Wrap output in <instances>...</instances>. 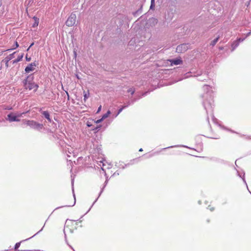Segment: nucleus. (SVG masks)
<instances>
[{
    "label": "nucleus",
    "mask_w": 251,
    "mask_h": 251,
    "mask_svg": "<svg viewBox=\"0 0 251 251\" xmlns=\"http://www.w3.org/2000/svg\"><path fill=\"white\" fill-rule=\"evenodd\" d=\"M34 76L33 74L28 75L25 79L23 81L25 89L31 90L33 89L36 92L38 88V85L33 82Z\"/></svg>",
    "instance_id": "1"
},
{
    "label": "nucleus",
    "mask_w": 251,
    "mask_h": 251,
    "mask_svg": "<svg viewBox=\"0 0 251 251\" xmlns=\"http://www.w3.org/2000/svg\"><path fill=\"white\" fill-rule=\"evenodd\" d=\"M203 97L205 99L203 101V104L206 112L213 111V106H214L213 97L211 95L206 93L204 95Z\"/></svg>",
    "instance_id": "2"
},
{
    "label": "nucleus",
    "mask_w": 251,
    "mask_h": 251,
    "mask_svg": "<svg viewBox=\"0 0 251 251\" xmlns=\"http://www.w3.org/2000/svg\"><path fill=\"white\" fill-rule=\"evenodd\" d=\"M22 125L29 126L30 128L37 130H40L44 127L42 124H40L34 120L23 119L22 120Z\"/></svg>",
    "instance_id": "3"
},
{
    "label": "nucleus",
    "mask_w": 251,
    "mask_h": 251,
    "mask_svg": "<svg viewBox=\"0 0 251 251\" xmlns=\"http://www.w3.org/2000/svg\"><path fill=\"white\" fill-rule=\"evenodd\" d=\"M25 113L23 112L16 114L14 113H10L7 115V118L6 119L10 122H20V119H19V118L22 117L23 115L25 114Z\"/></svg>",
    "instance_id": "4"
},
{
    "label": "nucleus",
    "mask_w": 251,
    "mask_h": 251,
    "mask_svg": "<svg viewBox=\"0 0 251 251\" xmlns=\"http://www.w3.org/2000/svg\"><path fill=\"white\" fill-rule=\"evenodd\" d=\"M76 14L74 13H72L66 21V25L68 26H72L74 25L76 22Z\"/></svg>",
    "instance_id": "5"
},
{
    "label": "nucleus",
    "mask_w": 251,
    "mask_h": 251,
    "mask_svg": "<svg viewBox=\"0 0 251 251\" xmlns=\"http://www.w3.org/2000/svg\"><path fill=\"white\" fill-rule=\"evenodd\" d=\"M190 45L188 43L181 44L177 46L176 48V52L181 53L186 51L189 48Z\"/></svg>",
    "instance_id": "6"
},
{
    "label": "nucleus",
    "mask_w": 251,
    "mask_h": 251,
    "mask_svg": "<svg viewBox=\"0 0 251 251\" xmlns=\"http://www.w3.org/2000/svg\"><path fill=\"white\" fill-rule=\"evenodd\" d=\"M38 65V63L36 61L30 63L25 68V72L26 73H29L30 72L33 71L35 70L34 67H36Z\"/></svg>",
    "instance_id": "7"
},
{
    "label": "nucleus",
    "mask_w": 251,
    "mask_h": 251,
    "mask_svg": "<svg viewBox=\"0 0 251 251\" xmlns=\"http://www.w3.org/2000/svg\"><path fill=\"white\" fill-rule=\"evenodd\" d=\"M16 52H14L13 53H11L9 54L8 56H7L5 58V59L3 60V61H4L5 63V66L7 68L8 67V62L10 61V60L14 58L15 57V54Z\"/></svg>",
    "instance_id": "8"
},
{
    "label": "nucleus",
    "mask_w": 251,
    "mask_h": 251,
    "mask_svg": "<svg viewBox=\"0 0 251 251\" xmlns=\"http://www.w3.org/2000/svg\"><path fill=\"white\" fill-rule=\"evenodd\" d=\"M169 61L171 63V65H175L181 64L183 63V61L180 58L174 59H171V60H169Z\"/></svg>",
    "instance_id": "9"
},
{
    "label": "nucleus",
    "mask_w": 251,
    "mask_h": 251,
    "mask_svg": "<svg viewBox=\"0 0 251 251\" xmlns=\"http://www.w3.org/2000/svg\"><path fill=\"white\" fill-rule=\"evenodd\" d=\"M41 114L44 116L45 118L47 119L49 122L51 123L52 122L51 119L50 118V115L48 111H40Z\"/></svg>",
    "instance_id": "10"
},
{
    "label": "nucleus",
    "mask_w": 251,
    "mask_h": 251,
    "mask_svg": "<svg viewBox=\"0 0 251 251\" xmlns=\"http://www.w3.org/2000/svg\"><path fill=\"white\" fill-rule=\"evenodd\" d=\"M83 96H84V101L85 102L87 100V99L89 98V90H88L87 91H84L83 92Z\"/></svg>",
    "instance_id": "11"
},
{
    "label": "nucleus",
    "mask_w": 251,
    "mask_h": 251,
    "mask_svg": "<svg viewBox=\"0 0 251 251\" xmlns=\"http://www.w3.org/2000/svg\"><path fill=\"white\" fill-rule=\"evenodd\" d=\"M219 38L220 36H218L216 39L211 41V42L210 44V45L212 46V47L214 46L218 41Z\"/></svg>",
    "instance_id": "12"
},
{
    "label": "nucleus",
    "mask_w": 251,
    "mask_h": 251,
    "mask_svg": "<svg viewBox=\"0 0 251 251\" xmlns=\"http://www.w3.org/2000/svg\"><path fill=\"white\" fill-rule=\"evenodd\" d=\"M33 19L34 20V23L32 25V27H35L37 26L38 25V24H39V19L36 18V17H35L33 18Z\"/></svg>",
    "instance_id": "13"
},
{
    "label": "nucleus",
    "mask_w": 251,
    "mask_h": 251,
    "mask_svg": "<svg viewBox=\"0 0 251 251\" xmlns=\"http://www.w3.org/2000/svg\"><path fill=\"white\" fill-rule=\"evenodd\" d=\"M239 45V42L238 41H234L232 44V50H234Z\"/></svg>",
    "instance_id": "14"
},
{
    "label": "nucleus",
    "mask_w": 251,
    "mask_h": 251,
    "mask_svg": "<svg viewBox=\"0 0 251 251\" xmlns=\"http://www.w3.org/2000/svg\"><path fill=\"white\" fill-rule=\"evenodd\" d=\"M110 113H111V112H110L109 110H108V111H107L105 114H104L102 116V118H102V119H103V120L104 119H106V118H107V117L109 116V115L110 114Z\"/></svg>",
    "instance_id": "15"
},
{
    "label": "nucleus",
    "mask_w": 251,
    "mask_h": 251,
    "mask_svg": "<svg viewBox=\"0 0 251 251\" xmlns=\"http://www.w3.org/2000/svg\"><path fill=\"white\" fill-rule=\"evenodd\" d=\"M155 6V0H151V4L150 6V9H152Z\"/></svg>",
    "instance_id": "16"
},
{
    "label": "nucleus",
    "mask_w": 251,
    "mask_h": 251,
    "mask_svg": "<svg viewBox=\"0 0 251 251\" xmlns=\"http://www.w3.org/2000/svg\"><path fill=\"white\" fill-rule=\"evenodd\" d=\"M127 92L130 93L132 95L134 94L135 92V89L133 88H130L127 90Z\"/></svg>",
    "instance_id": "17"
},
{
    "label": "nucleus",
    "mask_w": 251,
    "mask_h": 251,
    "mask_svg": "<svg viewBox=\"0 0 251 251\" xmlns=\"http://www.w3.org/2000/svg\"><path fill=\"white\" fill-rule=\"evenodd\" d=\"M15 48H14L13 49H8V50H13V49H15V48H18V47H19V44H18V42H15Z\"/></svg>",
    "instance_id": "18"
},
{
    "label": "nucleus",
    "mask_w": 251,
    "mask_h": 251,
    "mask_svg": "<svg viewBox=\"0 0 251 251\" xmlns=\"http://www.w3.org/2000/svg\"><path fill=\"white\" fill-rule=\"evenodd\" d=\"M23 56H24L23 53H22L21 55H19L17 58L18 61H21L22 59Z\"/></svg>",
    "instance_id": "19"
},
{
    "label": "nucleus",
    "mask_w": 251,
    "mask_h": 251,
    "mask_svg": "<svg viewBox=\"0 0 251 251\" xmlns=\"http://www.w3.org/2000/svg\"><path fill=\"white\" fill-rule=\"evenodd\" d=\"M21 242L17 243L15 246V249H17L20 246Z\"/></svg>",
    "instance_id": "20"
},
{
    "label": "nucleus",
    "mask_w": 251,
    "mask_h": 251,
    "mask_svg": "<svg viewBox=\"0 0 251 251\" xmlns=\"http://www.w3.org/2000/svg\"><path fill=\"white\" fill-rule=\"evenodd\" d=\"M123 108L121 107V108H120L119 110H118V113L116 115V116H117L118 115H119L122 111H123Z\"/></svg>",
    "instance_id": "21"
},
{
    "label": "nucleus",
    "mask_w": 251,
    "mask_h": 251,
    "mask_svg": "<svg viewBox=\"0 0 251 251\" xmlns=\"http://www.w3.org/2000/svg\"><path fill=\"white\" fill-rule=\"evenodd\" d=\"M130 104V102L128 101V104L126 105H123L122 106V108H123V109H125V108L127 107L128 106V105H129Z\"/></svg>",
    "instance_id": "22"
},
{
    "label": "nucleus",
    "mask_w": 251,
    "mask_h": 251,
    "mask_svg": "<svg viewBox=\"0 0 251 251\" xmlns=\"http://www.w3.org/2000/svg\"><path fill=\"white\" fill-rule=\"evenodd\" d=\"M103 121V119L102 118L99 119V120H98L96 122V123L97 124H99L100 122H101L102 121Z\"/></svg>",
    "instance_id": "23"
},
{
    "label": "nucleus",
    "mask_w": 251,
    "mask_h": 251,
    "mask_svg": "<svg viewBox=\"0 0 251 251\" xmlns=\"http://www.w3.org/2000/svg\"><path fill=\"white\" fill-rule=\"evenodd\" d=\"M25 59L27 61H30L31 60V57H28L27 56H26Z\"/></svg>",
    "instance_id": "24"
},
{
    "label": "nucleus",
    "mask_w": 251,
    "mask_h": 251,
    "mask_svg": "<svg viewBox=\"0 0 251 251\" xmlns=\"http://www.w3.org/2000/svg\"><path fill=\"white\" fill-rule=\"evenodd\" d=\"M101 127V126H97V127H96L95 128H93V130H98L99 129L100 127Z\"/></svg>",
    "instance_id": "25"
},
{
    "label": "nucleus",
    "mask_w": 251,
    "mask_h": 251,
    "mask_svg": "<svg viewBox=\"0 0 251 251\" xmlns=\"http://www.w3.org/2000/svg\"><path fill=\"white\" fill-rule=\"evenodd\" d=\"M244 40V39H242V38H238L236 41H238L239 42V43L240 42H242Z\"/></svg>",
    "instance_id": "26"
},
{
    "label": "nucleus",
    "mask_w": 251,
    "mask_h": 251,
    "mask_svg": "<svg viewBox=\"0 0 251 251\" xmlns=\"http://www.w3.org/2000/svg\"><path fill=\"white\" fill-rule=\"evenodd\" d=\"M18 62H19V61H18L17 58L16 59H15V60H13V61H12V63H13V64L16 63Z\"/></svg>",
    "instance_id": "27"
},
{
    "label": "nucleus",
    "mask_w": 251,
    "mask_h": 251,
    "mask_svg": "<svg viewBox=\"0 0 251 251\" xmlns=\"http://www.w3.org/2000/svg\"><path fill=\"white\" fill-rule=\"evenodd\" d=\"M34 45V43H32L31 44V45H30V46L29 47V48L27 49V50H29V49Z\"/></svg>",
    "instance_id": "28"
},
{
    "label": "nucleus",
    "mask_w": 251,
    "mask_h": 251,
    "mask_svg": "<svg viewBox=\"0 0 251 251\" xmlns=\"http://www.w3.org/2000/svg\"><path fill=\"white\" fill-rule=\"evenodd\" d=\"M101 106L100 105V106L98 108L97 113L99 112L101 110Z\"/></svg>",
    "instance_id": "29"
},
{
    "label": "nucleus",
    "mask_w": 251,
    "mask_h": 251,
    "mask_svg": "<svg viewBox=\"0 0 251 251\" xmlns=\"http://www.w3.org/2000/svg\"><path fill=\"white\" fill-rule=\"evenodd\" d=\"M68 228V227H66V228L65 227L64 229V233L65 235H66V230Z\"/></svg>",
    "instance_id": "30"
},
{
    "label": "nucleus",
    "mask_w": 251,
    "mask_h": 251,
    "mask_svg": "<svg viewBox=\"0 0 251 251\" xmlns=\"http://www.w3.org/2000/svg\"><path fill=\"white\" fill-rule=\"evenodd\" d=\"M251 34V31L248 32L247 34H246V37H248Z\"/></svg>",
    "instance_id": "31"
},
{
    "label": "nucleus",
    "mask_w": 251,
    "mask_h": 251,
    "mask_svg": "<svg viewBox=\"0 0 251 251\" xmlns=\"http://www.w3.org/2000/svg\"><path fill=\"white\" fill-rule=\"evenodd\" d=\"M87 126H89V127H90V126H92V125H91V124H90V123L87 122Z\"/></svg>",
    "instance_id": "32"
},
{
    "label": "nucleus",
    "mask_w": 251,
    "mask_h": 251,
    "mask_svg": "<svg viewBox=\"0 0 251 251\" xmlns=\"http://www.w3.org/2000/svg\"><path fill=\"white\" fill-rule=\"evenodd\" d=\"M67 95V98H68V99L69 100V95L68 94V93L67 92H66Z\"/></svg>",
    "instance_id": "33"
},
{
    "label": "nucleus",
    "mask_w": 251,
    "mask_h": 251,
    "mask_svg": "<svg viewBox=\"0 0 251 251\" xmlns=\"http://www.w3.org/2000/svg\"><path fill=\"white\" fill-rule=\"evenodd\" d=\"M140 11V10H137V11H136L135 13H134V15H135L136 14L138 13L139 11Z\"/></svg>",
    "instance_id": "34"
},
{
    "label": "nucleus",
    "mask_w": 251,
    "mask_h": 251,
    "mask_svg": "<svg viewBox=\"0 0 251 251\" xmlns=\"http://www.w3.org/2000/svg\"><path fill=\"white\" fill-rule=\"evenodd\" d=\"M152 20L154 22H155V23H157V20L154 19V18H152Z\"/></svg>",
    "instance_id": "35"
},
{
    "label": "nucleus",
    "mask_w": 251,
    "mask_h": 251,
    "mask_svg": "<svg viewBox=\"0 0 251 251\" xmlns=\"http://www.w3.org/2000/svg\"><path fill=\"white\" fill-rule=\"evenodd\" d=\"M139 151H143V149L142 148H141L139 150Z\"/></svg>",
    "instance_id": "36"
},
{
    "label": "nucleus",
    "mask_w": 251,
    "mask_h": 251,
    "mask_svg": "<svg viewBox=\"0 0 251 251\" xmlns=\"http://www.w3.org/2000/svg\"><path fill=\"white\" fill-rule=\"evenodd\" d=\"M39 232V231L37 232V233H36L35 234H34L33 235H34V236L36 235L38 233V232Z\"/></svg>",
    "instance_id": "37"
},
{
    "label": "nucleus",
    "mask_w": 251,
    "mask_h": 251,
    "mask_svg": "<svg viewBox=\"0 0 251 251\" xmlns=\"http://www.w3.org/2000/svg\"><path fill=\"white\" fill-rule=\"evenodd\" d=\"M3 51H1V52L0 53V55H1V54L3 53Z\"/></svg>",
    "instance_id": "38"
},
{
    "label": "nucleus",
    "mask_w": 251,
    "mask_h": 251,
    "mask_svg": "<svg viewBox=\"0 0 251 251\" xmlns=\"http://www.w3.org/2000/svg\"><path fill=\"white\" fill-rule=\"evenodd\" d=\"M75 200L74 203V204L72 205V206H73V205L75 204Z\"/></svg>",
    "instance_id": "39"
},
{
    "label": "nucleus",
    "mask_w": 251,
    "mask_h": 251,
    "mask_svg": "<svg viewBox=\"0 0 251 251\" xmlns=\"http://www.w3.org/2000/svg\"><path fill=\"white\" fill-rule=\"evenodd\" d=\"M74 53H75V56H76V52H74Z\"/></svg>",
    "instance_id": "40"
},
{
    "label": "nucleus",
    "mask_w": 251,
    "mask_h": 251,
    "mask_svg": "<svg viewBox=\"0 0 251 251\" xmlns=\"http://www.w3.org/2000/svg\"><path fill=\"white\" fill-rule=\"evenodd\" d=\"M146 94H147V92H146V93H144V94H143V95L144 96V95H146Z\"/></svg>",
    "instance_id": "41"
}]
</instances>
